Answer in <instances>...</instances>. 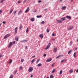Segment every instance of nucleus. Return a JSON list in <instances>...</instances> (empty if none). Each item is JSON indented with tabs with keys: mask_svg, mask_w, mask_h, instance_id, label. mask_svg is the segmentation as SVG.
<instances>
[{
	"mask_svg": "<svg viewBox=\"0 0 78 78\" xmlns=\"http://www.w3.org/2000/svg\"><path fill=\"white\" fill-rule=\"evenodd\" d=\"M39 37H41V39H42L44 37V35L42 34H40L39 35Z\"/></svg>",
	"mask_w": 78,
	"mask_h": 78,
	"instance_id": "9d476101",
	"label": "nucleus"
},
{
	"mask_svg": "<svg viewBox=\"0 0 78 78\" xmlns=\"http://www.w3.org/2000/svg\"><path fill=\"white\" fill-rule=\"evenodd\" d=\"M17 70H16V71H15L14 72V74L15 75V74H16V73H17Z\"/></svg>",
	"mask_w": 78,
	"mask_h": 78,
	"instance_id": "72a5a7b5",
	"label": "nucleus"
},
{
	"mask_svg": "<svg viewBox=\"0 0 78 78\" xmlns=\"http://www.w3.org/2000/svg\"><path fill=\"white\" fill-rule=\"evenodd\" d=\"M20 70H22V66H20L19 68Z\"/></svg>",
	"mask_w": 78,
	"mask_h": 78,
	"instance_id": "c9c22d12",
	"label": "nucleus"
},
{
	"mask_svg": "<svg viewBox=\"0 0 78 78\" xmlns=\"http://www.w3.org/2000/svg\"><path fill=\"white\" fill-rule=\"evenodd\" d=\"M54 77V76H53V75H51L50 76V78H53Z\"/></svg>",
	"mask_w": 78,
	"mask_h": 78,
	"instance_id": "cd10ccee",
	"label": "nucleus"
},
{
	"mask_svg": "<svg viewBox=\"0 0 78 78\" xmlns=\"http://www.w3.org/2000/svg\"><path fill=\"white\" fill-rule=\"evenodd\" d=\"M51 60H52V59L51 58H48L46 60V62H48L51 61Z\"/></svg>",
	"mask_w": 78,
	"mask_h": 78,
	"instance_id": "39448f33",
	"label": "nucleus"
},
{
	"mask_svg": "<svg viewBox=\"0 0 78 78\" xmlns=\"http://www.w3.org/2000/svg\"><path fill=\"white\" fill-rule=\"evenodd\" d=\"M13 78V75H11L9 77V78Z\"/></svg>",
	"mask_w": 78,
	"mask_h": 78,
	"instance_id": "c85d7f7f",
	"label": "nucleus"
},
{
	"mask_svg": "<svg viewBox=\"0 0 78 78\" xmlns=\"http://www.w3.org/2000/svg\"><path fill=\"white\" fill-rule=\"evenodd\" d=\"M61 20L62 21H64V20H66V17H62L61 18Z\"/></svg>",
	"mask_w": 78,
	"mask_h": 78,
	"instance_id": "9b49d317",
	"label": "nucleus"
},
{
	"mask_svg": "<svg viewBox=\"0 0 78 78\" xmlns=\"http://www.w3.org/2000/svg\"><path fill=\"white\" fill-rule=\"evenodd\" d=\"M30 20L31 21V22H33L34 21V20H35V19L34 18H33L30 19Z\"/></svg>",
	"mask_w": 78,
	"mask_h": 78,
	"instance_id": "2eb2a0df",
	"label": "nucleus"
},
{
	"mask_svg": "<svg viewBox=\"0 0 78 78\" xmlns=\"http://www.w3.org/2000/svg\"><path fill=\"white\" fill-rule=\"evenodd\" d=\"M73 56L74 58L76 57V52H74L73 54Z\"/></svg>",
	"mask_w": 78,
	"mask_h": 78,
	"instance_id": "a878e982",
	"label": "nucleus"
},
{
	"mask_svg": "<svg viewBox=\"0 0 78 78\" xmlns=\"http://www.w3.org/2000/svg\"><path fill=\"white\" fill-rule=\"evenodd\" d=\"M75 50H77V48H75Z\"/></svg>",
	"mask_w": 78,
	"mask_h": 78,
	"instance_id": "338daca9",
	"label": "nucleus"
},
{
	"mask_svg": "<svg viewBox=\"0 0 78 78\" xmlns=\"http://www.w3.org/2000/svg\"><path fill=\"white\" fill-rule=\"evenodd\" d=\"M71 52H72V50H70V51H68V54H69V53H71Z\"/></svg>",
	"mask_w": 78,
	"mask_h": 78,
	"instance_id": "f704fd0d",
	"label": "nucleus"
},
{
	"mask_svg": "<svg viewBox=\"0 0 78 78\" xmlns=\"http://www.w3.org/2000/svg\"><path fill=\"white\" fill-rule=\"evenodd\" d=\"M73 72V69H71L69 71L70 73H72Z\"/></svg>",
	"mask_w": 78,
	"mask_h": 78,
	"instance_id": "5701e85b",
	"label": "nucleus"
},
{
	"mask_svg": "<svg viewBox=\"0 0 78 78\" xmlns=\"http://www.w3.org/2000/svg\"><path fill=\"white\" fill-rule=\"evenodd\" d=\"M41 0H39L38 1V3H41Z\"/></svg>",
	"mask_w": 78,
	"mask_h": 78,
	"instance_id": "3c124183",
	"label": "nucleus"
},
{
	"mask_svg": "<svg viewBox=\"0 0 78 78\" xmlns=\"http://www.w3.org/2000/svg\"><path fill=\"white\" fill-rule=\"evenodd\" d=\"M16 12H17V11L16 10L14 12H13V15H15V14H16Z\"/></svg>",
	"mask_w": 78,
	"mask_h": 78,
	"instance_id": "b1692460",
	"label": "nucleus"
},
{
	"mask_svg": "<svg viewBox=\"0 0 78 78\" xmlns=\"http://www.w3.org/2000/svg\"><path fill=\"white\" fill-rule=\"evenodd\" d=\"M12 60H10L9 63H11L12 62Z\"/></svg>",
	"mask_w": 78,
	"mask_h": 78,
	"instance_id": "c03bdc74",
	"label": "nucleus"
},
{
	"mask_svg": "<svg viewBox=\"0 0 78 78\" xmlns=\"http://www.w3.org/2000/svg\"><path fill=\"white\" fill-rule=\"evenodd\" d=\"M25 48L26 49H27V46H26Z\"/></svg>",
	"mask_w": 78,
	"mask_h": 78,
	"instance_id": "e2e57ef3",
	"label": "nucleus"
},
{
	"mask_svg": "<svg viewBox=\"0 0 78 78\" xmlns=\"http://www.w3.org/2000/svg\"><path fill=\"white\" fill-rule=\"evenodd\" d=\"M62 0H60V2H62Z\"/></svg>",
	"mask_w": 78,
	"mask_h": 78,
	"instance_id": "69168bd1",
	"label": "nucleus"
},
{
	"mask_svg": "<svg viewBox=\"0 0 78 78\" xmlns=\"http://www.w3.org/2000/svg\"><path fill=\"white\" fill-rule=\"evenodd\" d=\"M23 42H27V40H23Z\"/></svg>",
	"mask_w": 78,
	"mask_h": 78,
	"instance_id": "a19ab883",
	"label": "nucleus"
},
{
	"mask_svg": "<svg viewBox=\"0 0 78 78\" xmlns=\"http://www.w3.org/2000/svg\"><path fill=\"white\" fill-rule=\"evenodd\" d=\"M29 10H30V8L28 7L27 9L25 11V12L26 13H27L28 12V11H29Z\"/></svg>",
	"mask_w": 78,
	"mask_h": 78,
	"instance_id": "0eeeda50",
	"label": "nucleus"
},
{
	"mask_svg": "<svg viewBox=\"0 0 78 78\" xmlns=\"http://www.w3.org/2000/svg\"><path fill=\"white\" fill-rule=\"evenodd\" d=\"M76 72L77 73H78V69H77V70H76Z\"/></svg>",
	"mask_w": 78,
	"mask_h": 78,
	"instance_id": "4d7b16f0",
	"label": "nucleus"
},
{
	"mask_svg": "<svg viewBox=\"0 0 78 78\" xmlns=\"http://www.w3.org/2000/svg\"><path fill=\"white\" fill-rule=\"evenodd\" d=\"M17 27H16L15 28V33H16V34H17Z\"/></svg>",
	"mask_w": 78,
	"mask_h": 78,
	"instance_id": "f8f14e48",
	"label": "nucleus"
},
{
	"mask_svg": "<svg viewBox=\"0 0 78 78\" xmlns=\"http://www.w3.org/2000/svg\"><path fill=\"white\" fill-rule=\"evenodd\" d=\"M35 57H36V56L35 55H34L33 56H32V58H35Z\"/></svg>",
	"mask_w": 78,
	"mask_h": 78,
	"instance_id": "09e8293b",
	"label": "nucleus"
},
{
	"mask_svg": "<svg viewBox=\"0 0 78 78\" xmlns=\"http://www.w3.org/2000/svg\"><path fill=\"white\" fill-rule=\"evenodd\" d=\"M46 31L47 33H48L50 31V30H49V29H47Z\"/></svg>",
	"mask_w": 78,
	"mask_h": 78,
	"instance_id": "4c0bfd02",
	"label": "nucleus"
},
{
	"mask_svg": "<svg viewBox=\"0 0 78 78\" xmlns=\"http://www.w3.org/2000/svg\"><path fill=\"white\" fill-rule=\"evenodd\" d=\"M12 11H13V9H11V10L10 11L9 14H11L12 12Z\"/></svg>",
	"mask_w": 78,
	"mask_h": 78,
	"instance_id": "4be33fe9",
	"label": "nucleus"
},
{
	"mask_svg": "<svg viewBox=\"0 0 78 78\" xmlns=\"http://www.w3.org/2000/svg\"><path fill=\"white\" fill-rule=\"evenodd\" d=\"M67 8V6H64L62 7V11L64 10L66 8Z\"/></svg>",
	"mask_w": 78,
	"mask_h": 78,
	"instance_id": "1a4fd4ad",
	"label": "nucleus"
},
{
	"mask_svg": "<svg viewBox=\"0 0 78 78\" xmlns=\"http://www.w3.org/2000/svg\"><path fill=\"white\" fill-rule=\"evenodd\" d=\"M15 40L16 41H19V39L18 38V37H17L15 38Z\"/></svg>",
	"mask_w": 78,
	"mask_h": 78,
	"instance_id": "aec40b11",
	"label": "nucleus"
},
{
	"mask_svg": "<svg viewBox=\"0 0 78 78\" xmlns=\"http://www.w3.org/2000/svg\"><path fill=\"white\" fill-rule=\"evenodd\" d=\"M5 1V0H1V3H3V2H4Z\"/></svg>",
	"mask_w": 78,
	"mask_h": 78,
	"instance_id": "7c9ffc66",
	"label": "nucleus"
},
{
	"mask_svg": "<svg viewBox=\"0 0 78 78\" xmlns=\"http://www.w3.org/2000/svg\"><path fill=\"white\" fill-rule=\"evenodd\" d=\"M2 10H0V14H1L2 12Z\"/></svg>",
	"mask_w": 78,
	"mask_h": 78,
	"instance_id": "79ce46f5",
	"label": "nucleus"
},
{
	"mask_svg": "<svg viewBox=\"0 0 78 78\" xmlns=\"http://www.w3.org/2000/svg\"><path fill=\"white\" fill-rule=\"evenodd\" d=\"M52 41H55V39H53L52 40Z\"/></svg>",
	"mask_w": 78,
	"mask_h": 78,
	"instance_id": "0e129e2a",
	"label": "nucleus"
},
{
	"mask_svg": "<svg viewBox=\"0 0 78 78\" xmlns=\"http://www.w3.org/2000/svg\"><path fill=\"white\" fill-rule=\"evenodd\" d=\"M22 28V25H20V26L19 30H21Z\"/></svg>",
	"mask_w": 78,
	"mask_h": 78,
	"instance_id": "c756f323",
	"label": "nucleus"
},
{
	"mask_svg": "<svg viewBox=\"0 0 78 78\" xmlns=\"http://www.w3.org/2000/svg\"><path fill=\"white\" fill-rule=\"evenodd\" d=\"M33 70V68L32 67H30L28 69L29 72H31Z\"/></svg>",
	"mask_w": 78,
	"mask_h": 78,
	"instance_id": "7ed1b4c3",
	"label": "nucleus"
},
{
	"mask_svg": "<svg viewBox=\"0 0 78 78\" xmlns=\"http://www.w3.org/2000/svg\"><path fill=\"white\" fill-rule=\"evenodd\" d=\"M53 51L54 52V53H56V52L57 51V47L54 48Z\"/></svg>",
	"mask_w": 78,
	"mask_h": 78,
	"instance_id": "423d86ee",
	"label": "nucleus"
},
{
	"mask_svg": "<svg viewBox=\"0 0 78 78\" xmlns=\"http://www.w3.org/2000/svg\"><path fill=\"white\" fill-rule=\"evenodd\" d=\"M73 28V27L72 26H69V27L67 28V30L68 31H69L70 30H71Z\"/></svg>",
	"mask_w": 78,
	"mask_h": 78,
	"instance_id": "f03ea898",
	"label": "nucleus"
},
{
	"mask_svg": "<svg viewBox=\"0 0 78 78\" xmlns=\"http://www.w3.org/2000/svg\"><path fill=\"white\" fill-rule=\"evenodd\" d=\"M56 69H53L52 70V71L51 72V73H53L55 72Z\"/></svg>",
	"mask_w": 78,
	"mask_h": 78,
	"instance_id": "f3484780",
	"label": "nucleus"
},
{
	"mask_svg": "<svg viewBox=\"0 0 78 78\" xmlns=\"http://www.w3.org/2000/svg\"><path fill=\"white\" fill-rule=\"evenodd\" d=\"M34 61H35V59H33L31 61V63H33V62H34Z\"/></svg>",
	"mask_w": 78,
	"mask_h": 78,
	"instance_id": "2f4dec72",
	"label": "nucleus"
},
{
	"mask_svg": "<svg viewBox=\"0 0 78 78\" xmlns=\"http://www.w3.org/2000/svg\"><path fill=\"white\" fill-rule=\"evenodd\" d=\"M40 61V59H37V60L36 61V63H38V62H39V61Z\"/></svg>",
	"mask_w": 78,
	"mask_h": 78,
	"instance_id": "bb28decb",
	"label": "nucleus"
},
{
	"mask_svg": "<svg viewBox=\"0 0 78 78\" xmlns=\"http://www.w3.org/2000/svg\"><path fill=\"white\" fill-rule=\"evenodd\" d=\"M57 23H62V22L61 20H58L57 21Z\"/></svg>",
	"mask_w": 78,
	"mask_h": 78,
	"instance_id": "a211bd4d",
	"label": "nucleus"
},
{
	"mask_svg": "<svg viewBox=\"0 0 78 78\" xmlns=\"http://www.w3.org/2000/svg\"><path fill=\"white\" fill-rule=\"evenodd\" d=\"M52 36H56V34H55L54 33H53L52 34Z\"/></svg>",
	"mask_w": 78,
	"mask_h": 78,
	"instance_id": "58836bf2",
	"label": "nucleus"
},
{
	"mask_svg": "<svg viewBox=\"0 0 78 78\" xmlns=\"http://www.w3.org/2000/svg\"><path fill=\"white\" fill-rule=\"evenodd\" d=\"M70 46H71V45H72V41H71L70 42Z\"/></svg>",
	"mask_w": 78,
	"mask_h": 78,
	"instance_id": "37998d69",
	"label": "nucleus"
},
{
	"mask_svg": "<svg viewBox=\"0 0 78 78\" xmlns=\"http://www.w3.org/2000/svg\"><path fill=\"white\" fill-rule=\"evenodd\" d=\"M59 56H60H60H63V55H59Z\"/></svg>",
	"mask_w": 78,
	"mask_h": 78,
	"instance_id": "052dcab7",
	"label": "nucleus"
},
{
	"mask_svg": "<svg viewBox=\"0 0 78 78\" xmlns=\"http://www.w3.org/2000/svg\"><path fill=\"white\" fill-rule=\"evenodd\" d=\"M41 24H44V23H45V21H43L41 22Z\"/></svg>",
	"mask_w": 78,
	"mask_h": 78,
	"instance_id": "473e14b6",
	"label": "nucleus"
},
{
	"mask_svg": "<svg viewBox=\"0 0 78 78\" xmlns=\"http://www.w3.org/2000/svg\"><path fill=\"white\" fill-rule=\"evenodd\" d=\"M66 18H67V19H71V17L69 16H66Z\"/></svg>",
	"mask_w": 78,
	"mask_h": 78,
	"instance_id": "ddd939ff",
	"label": "nucleus"
},
{
	"mask_svg": "<svg viewBox=\"0 0 78 78\" xmlns=\"http://www.w3.org/2000/svg\"><path fill=\"white\" fill-rule=\"evenodd\" d=\"M62 73V70H61L60 71L59 75H61Z\"/></svg>",
	"mask_w": 78,
	"mask_h": 78,
	"instance_id": "393cba45",
	"label": "nucleus"
},
{
	"mask_svg": "<svg viewBox=\"0 0 78 78\" xmlns=\"http://www.w3.org/2000/svg\"><path fill=\"white\" fill-rule=\"evenodd\" d=\"M24 61V60L23 59H22L21 60V62H23Z\"/></svg>",
	"mask_w": 78,
	"mask_h": 78,
	"instance_id": "de8ad7c7",
	"label": "nucleus"
},
{
	"mask_svg": "<svg viewBox=\"0 0 78 78\" xmlns=\"http://www.w3.org/2000/svg\"><path fill=\"white\" fill-rule=\"evenodd\" d=\"M37 18H41V17H42V16H37Z\"/></svg>",
	"mask_w": 78,
	"mask_h": 78,
	"instance_id": "6ab92c4d",
	"label": "nucleus"
},
{
	"mask_svg": "<svg viewBox=\"0 0 78 78\" xmlns=\"http://www.w3.org/2000/svg\"><path fill=\"white\" fill-rule=\"evenodd\" d=\"M33 75H31L30 76V77H31V78H32V77H33Z\"/></svg>",
	"mask_w": 78,
	"mask_h": 78,
	"instance_id": "603ef678",
	"label": "nucleus"
},
{
	"mask_svg": "<svg viewBox=\"0 0 78 78\" xmlns=\"http://www.w3.org/2000/svg\"><path fill=\"white\" fill-rule=\"evenodd\" d=\"M3 57V55H0V58H2Z\"/></svg>",
	"mask_w": 78,
	"mask_h": 78,
	"instance_id": "49530a36",
	"label": "nucleus"
},
{
	"mask_svg": "<svg viewBox=\"0 0 78 78\" xmlns=\"http://www.w3.org/2000/svg\"><path fill=\"white\" fill-rule=\"evenodd\" d=\"M14 44H16V41H14L13 42H10V43H9V45L8 47L9 48L11 47V46H12V45H14Z\"/></svg>",
	"mask_w": 78,
	"mask_h": 78,
	"instance_id": "f257e3e1",
	"label": "nucleus"
},
{
	"mask_svg": "<svg viewBox=\"0 0 78 78\" xmlns=\"http://www.w3.org/2000/svg\"><path fill=\"white\" fill-rule=\"evenodd\" d=\"M37 11V10H34V12H36Z\"/></svg>",
	"mask_w": 78,
	"mask_h": 78,
	"instance_id": "bf43d9fd",
	"label": "nucleus"
},
{
	"mask_svg": "<svg viewBox=\"0 0 78 78\" xmlns=\"http://www.w3.org/2000/svg\"><path fill=\"white\" fill-rule=\"evenodd\" d=\"M27 2V0H25L23 2V3H24L25 2Z\"/></svg>",
	"mask_w": 78,
	"mask_h": 78,
	"instance_id": "8fccbe9b",
	"label": "nucleus"
},
{
	"mask_svg": "<svg viewBox=\"0 0 78 78\" xmlns=\"http://www.w3.org/2000/svg\"><path fill=\"white\" fill-rule=\"evenodd\" d=\"M47 9H44V11H47Z\"/></svg>",
	"mask_w": 78,
	"mask_h": 78,
	"instance_id": "680f3d73",
	"label": "nucleus"
},
{
	"mask_svg": "<svg viewBox=\"0 0 78 78\" xmlns=\"http://www.w3.org/2000/svg\"><path fill=\"white\" fill-rule=\"evenodd\" d=\"M46 54H44V55H43V56H46Z\"/></svg>",
	"mask_w": 78,
	"mask_h": 78,
	"instance_id": "864d4df0",
	"label": "nucleus"
},
{
	"mask_svg": "<svg viewBox=\"0 0 78 78\" xmlns=\"http://www.w3.org/2000/svg\"><path fill=\"white\" fill-rule=\"evenodd\" d=\"M23 42V40L20 41V42Z\"/></svg>",
	"mask_w": 78,
	"mask_h": 78,
	"instance_id": "6e6d98bb",
	"label": "nucleus"
},
{
	"mask_svg": "<svg viewBox=\"0 0 78 78\" xmlns=\"http://www.w3.org/2000/svg\"><path fill=\"white\" fill-rule=\"evenodd\" d=\"M38 67H40V66H42V64L39 63L37 65Z\"/></svg>",
	"mask_w": 78,
	"mask_h": 78,
	"instance_id": "412c9836",
	"label": "nucleus"
},
{
	"mask_svg": "<svg viewBox=\"0 0 78 78\" xmlns=\"http://www.w3.org/2000/svg\"><path fill=\"white\" fill-rule=\"evenodd\" d=\"M54 65V63H53L52 65H51V66L52 67H53V66Z\"/></svg>",
	"mask_w": 78,
	"mask_h": 78,
	"instance_id": "5fc2aeb1",
	"label": "nucleus"
},
{
	"mask_svg": "<svg viewBox=\"0 0 78 78\" xmlns=\"http://www.w3.org/2000/svg\"><path fill=\"white\" fill-rule=\"evenodd\" d=\"M2 23H3V24H5L6 23V22L5 21H3L2 22Z\"/></svg>",
	"mask_w": 78,
	"mask_h": 78,
	"instance_id": "a18cd8bd",
	"label": "nucleus"
},
{
	"mask_svg": "<svg viewBox=\"0 0 78 78\" xmlns=\"http://www.w3.org/2000/svg\"><path fill=\"white\" fill-rule=\"evenodd\" d=\"M67 59H62L61 61V62H66L67 61Z\"/></svg>",
	"mask_w": 78,
	"mask_h": 78,
	"instance_id": "6e6552de",
	"label": "nucleus"
},
{
	"mask_svg": "<svg viewBox=\"0 0 78 78\" xmlns=\"http://www.w3.org/2000/svg\"><path fill=\"white\" fill-rule=\"evenodd\" d=\"M28 27L26 30V33H28Z\"/></svg>",
	"mask_w": 78,
	"mask_h": 78,
	"instance_id": "e433bc0d",
	"label": "nucleus"
},
{
	"mask_svg": "<svg viewBox=\"0 0 78 78\" xmlns=\"http://www.w3.org/2000/svg\"><path fill=\"white\" fill-rule=\"evenodd\" d=\"M17 3H20V1H18L17 2Z\"/></svg>",
	"mask_w": 78,
	"mask_h": 78,
	"instance_id": "13d9d810",
	"label": "nucleus"
},
{
	"mask_svg": "<svg viewBox=\"0 0 78 78\" xmlns=\"http://www.w3.org/2000/svg\"><path fill=\"white\" fill-rule=\"evenodd\" d=\"M50 47V46L48 45L45 48V50H47Z\"/></svg>",
	"mask_w": 78,
	"mask_h": 78,
	"instance_id": "dca6fc26",
	"label": "nucleus"
},
{
	"mask_svg": "<svg viewBox=\"0 0 78 78\" xmlns=\"http://www.w3.org/2000/svg\"><path fill=\"white\" fill-rule=\"evenodd\" d=\"M10 36V34H7L4 37V39H6V38H7V37H8Z\"/></svg>",
	"mask_w": 78,
	"mask_h": 78,
	"instance_id": "20e7f679",
	"label": "nucleus"
},
{
	"mask_svg": "<svg viewBox=\"0 0 78 78\" xmlns=\"http://www.w3.org/2000/svg\"><path fill=\"white\" fill-rule=\"evenodd\" d=\"M22 12V10H20L18 13V15H20Z\"/></svg>",
	"mask_w": 78,
	"mask_h": 78,
	"instance_id": "4468645a",
	"label": "nucleus"
},
{
	"mask_svg": "<svg viewBox=\"0 0 78 78\" xmlns=\"http://www.w3.org/2000/svg\"><path fill=\"white\" fill-rule=\"evenodd\" d=\"M73 0H71V2H73Z\"/></svg>",
	"mask_w": 78,
	"mask_h": 78,
	"instance_id": "774afa93",
	"label": "nucleus"
},
{
	"mask_svg": "<svg viewBox=\"0 0 78 78\" xmlns=\"http://www.w3.org/2000/svg\"><path fill=\"white\" fill-rule=\"evenodd\" d=\"M59 57H60V56L58 55V56H57V57H56V59H58V58H59Z\"/></svg>",
	"mask_w": 78,
	"mask_h": 78,
	"instance_id": "ea45409f",
	"label": "nucleus"
}]
</instances>
